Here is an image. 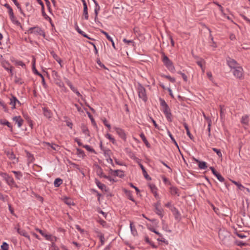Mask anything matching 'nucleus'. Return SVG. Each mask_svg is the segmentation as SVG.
I'll list each match as a JSON object with an SVG mask.
<instances>
[{"mask_svg":"<svg viewBox=\"0 0 250 250\" xmlns=\"http://www.w3.org/2000/svg\"><path fill=\"white\" fill-rule=\"evenodd\" d=\"M249 116L248 115L243 116L241 119V123L244 125H249Z\"/></svg>","mask_w":250,"mask_h":250,"instance_id":"aec40b11","label":"nucleus"},{"mask_svg":"<svg viewBox=\"0 0 250 250\" xmlns=\"http://www.w3.org/2000/svg\"><path fill=\"white\" fill-rule=\"evenodd\" d=\"M67 84H68V85L70 87V88H71V89L73 92H74V91H75V90H76V89H77L75 87H74L73 86L72 84L70 82H68L67 83Z\"/></svg>","mask_w":250,"mask_h":250,"instance_id":"e2e57ef3","label":"nucleus"},{"mask_svg":"<svg viewBox=\"0 0 250 250\" xmlns=\"http://www.w3.org/2000/svg\"><path fill=\"white\" fill-rule=\"evenodd\" d=\"M212 150L215 152L216 153V154H217V155L219 157H222V153L220 151V150L219 149H218L216 148H212Z\"/></svg>","mask_w":250,"mask_h":250,"instance_id":"09e8293b","label":"nucleus"},{"mask_svg":"<svg viewBox=\"0 0 250 250\" xmlns=\"http://www.w3.org/2000/svg\"><path fill=\"white\" fill-rule=\"evenodd\" d=\"M162 77L168 79L170 82H171L172 83H174L175 82V78H172V77H170L169 75H162Z\"/></svg>","mask_w":250,"mask_h":250,"instance_id":"37998d69","label":"nucleus"},{"mask_svg":"<svg viewBox=\"0 0 250 250\" xmlns=\"http://www.w3.org/2000/svg\"><path fill=\"white\" fill-rule=\"evenodd\" d=\"M149 187L155 198L157 200L160 199V196L157 193V188H156V187L153 184L150 185Z\"/></svg>","mask_w":250,"mask_h":250,"instance_id":"f8f14e48","label":"nucleus"},{"mask_svg":"<svg viewBox=\"0 0 250 250\" xmlns=\"http://www.w3.org/2000/svg\"><path fill=\"white\" fill-rule=\"evenodd\" d=\"M76 30L77 31V32L80 33V34H81L82 35H83V37L86 38H88L89 39H91L90 38H89L86 34H85V33L84 32H83V31H82L79 27V26H78V25H76Z\"/></svg>","mask_w":250,"mask_h":250,"instance_id":"a878e982","label":"nucleus"},{"mask_svg":"<svg viewBox=\"0 0 250 250\" xmlns=\"http://www.w3.org/2000/svg\"><path fill=\"white\" fill-rule=\"evenodd\" d=\"M83 146L87 150H88L89 152H94V149L91 148L88 145H84Z\"/></svg>","mask_w":250,"mask_h":250,"instance_id":"8fccbe9b","label":"nucleus"},{"mask_svg":"<svg viewBox=\"0 0 250 250\" xmlns=\"http://www.w3.org/2000/svg\"><path fill=\"white\" fill-rule=\"evenodd\" d=\"M45 146L47 147L48 148L50 147L52 149L55 150H58L59 148V146L56 144H50L49 143H45Z\"/></svg>","mask_w":250,"mask_h":250,"instance_id":"412c9836","label":"nucleus"},{"mask_svg":"<svg viewBox=\"0 0 250 250\" xmlns=\"http://www.w3.org/2000/svg\"><path fill=\"white\" fill-rule=\"evenodd\" d=\"M75 227L76 229L82 233H83L84 231V230L80 228V227L78 225H75Z\"/></svg>","mask_w":250,"mask_h":250,"instance_id":"0e129e2a","label":"nucleus"},{"mask_svg":"<svg viewBox=\"0 0 250 250\" xmlns=\"http://www.w3.org/2000/svg\"><path fill=\"white\" fill-rule=\"evenodd\" d=\"M10 20H11V21H12L13 23H14L17 25H18L20 24V22L16 20V17L14 16V19H10Z\"/></svg>","mask_w":250,"mask_h":250,"instance_id":"680f3d73","label":"nucleus"},{"mask_svg":"<svg viewBox=\"0 0 250 250\" xmlns=\"http://www.w3.org/2000/svg\"><path fill=\"white\" fill-rule=\"evenodd\" d=\"M8 12L9 13L10 18L14 19V13L13 12L12 9H10Z\"/></svg>","mask_w":250,"mask_h":250,"instance_id":"052dcab7","label":"nucleus"},{"mask_svg":"<svg viewBox=\"0 0 250 250\" xmlns=\"http://www.w3.org/2000/svg\"><path fill=\"white\" fill-rule=\"evenodd\" d=\"M178 191V189L175 187H171L170 188V192L172 195H177L179 196Z\"/></svg>","mask_w":250,"mask_h":250,"instance_id":"393cba45","label":"nucleus"},{"mask_svg":"<svg viewBox=\"0 0 250 250\" xmlns=\"http://www.w3.org/2000/svg\"><path fill=\"white\" fill-rule=\"evenodd\" d=\"M114 130L116 131V133L119 135V136L123 139L125 140L126 139V135L124 130L122 129L114 127Z\"/></svg>","mask_w":250,"mask_h":250,"instance_id":"ddd939ff","label":"nucleus"},{"mask_svg":"<svg viewBox=\"0 0 250 250\" xmlns=\"http://www.w3.org/2000/svg\"><path fill=\"white\" fill-rule=\"evenodd\" d=\"M83 16L85 20H87L88 19V9H83Z\"/></svg>","mask_w":250,"mask_h":250,"instance_id":"58836bf2","label":"nucleus"},{"mask_svg":"<svg viewBox=\"0 0 250 250\" xmlns=\"http://www.w3.org/2000/svg\"><path fill=\"white\" fill-rule=\"evenodd\" d=\"M15 82L16 83L20 84H21L23 83L22 80L20 78L16 77Z\"/></svg>","mask_w":250,"mask_h":250,"instance_id":"5fc2aeb1","label":"nucleus"},{"mask_svg":"<svg viewBox=\"0 0 250 250\" xmlns=\"http://www.w3.org/2000/svg\"><path fill=\"white\" fill-rule=\"evenodd\" d=\"M12 0L14 2L15 5L17 6L18 8L20 10L21 13H22V11L21 8V7L20 6L19 3L17 2V1L16 0Z\"/></svg>","mask_w":250,"mask_h":250,"instance_id":"bf43d9fd","label":"nucleus"},{"mask_svg":"<svg viewBox=\"0 0 250 250\" xmlns=\"http://www.w3.org/2000/svg\"><path fill=\"white\" fill-rule=\"evenodd\" d=\"M171 211H172L176 218H177L180 216V213L179 211L174 207L173 208H171Z\"/></svg>","mask_w":250,"mask_h":250,"instance_id":"bb28decb","label":"nucleus"},{"mask_svg":"<svg viewBox=\"0 0 250 250\" xmlns=\"http://www.w3.org/2000/svg\"><path fill=\"white\" fill-rule=\"evenodd\" d=\"M52 56L53 57V58L56 60V61L61 65V66H62V65H61V62H62V60L58 56V55L53 51H51L50 52Z\"/></svg>","mask_w":250,"mask_h":250,"instance_id":"5701e85b","label":"nucleus"},{"mask_svg":"<svg viewBox=\"0 0 250 250\" xmlns=\"http://www.w3.org/2000/svg\"><path fill=\"white\" fill-rule=\"evenodd\" d=\"M62 183V181L60 178H57L55 180L54 185L55 187H59Z\"/></svg>","mask_w":250,"mask_h":250,"instance_id":"c756f323","label":"nucleus"},{"mask_svg":"<svg viewBox=\"0 0 250 250\" xmlns=\"http://www.w3.org/2000/svg\"><path fill=\"white\" fill-rule=\"evenodd\" d=\"M36 230L38 231L42 236L44 237L45 239L47 240L51 241H56L57 237L55 236H52L51 235L47 234L45 233L43 230L39 229H36Z\"/></svg>","mask_w":250,"mask_h":250,"instance_id":"6e6552de","label":"nucleus"},{"mask_svg":"<svg viewBox=\"0 0 250 250\" xmlns=\"http://www.w3.org/2000/svg\"><path fill=\"white\" fill-rule=\"evenodd\" d=\"M139 166L141 167V168L142 169V171H143V174H144V177L146 178V179H150L148 175L147 174L145 167H144V166L141 164H139Z\"/></svg>","mask_w":250,"mask_h":250,"instance_id":"2f4dec72","label":"nucleus"},{"mask_svg":"<svg viewBox=\"0 0 250 250\" xmlns=\"http://www.w3.org/2000/svg\"><path fill=\"white\" fill-rule=\"evenodd\" d=\"M109 172L111 175L114 176H119L120 177H123L124 176L123 171L121 170H113L110 169Z\"/></svg>","mask_w":250,"mask_h":250,"instance_id":"9b49d317","label":"nucleus"},{"mask_svg":"<svg viewBox=\"0 0 250 250\" xmlns=\"http://www.w3.org/2000/svg\"><path fill=\"white\" fill-rule=\"evenodd\" d=\"M0 63L2 66L8 72L10 73L11 75H13V67L10 65L9 62L6 61L2 56L0 58Z\"/></svg>","mask_w":250,"mask_h":250,"instance_id":"7ed1b4c3","label":"nucleus"},{"mask_svg":"<svg viewBox=\"0 0 250 250\" xmlns=\"http://www.w3.org/2000/svg\"><path fill=\"white\" fill-rule=\"evenodd\" d=\"M123 42L129 45L134 46V42L132 40H127L126 39H123Z\"/></svg>","mask_w":250,"mask_h":250,"instance_id":"ea45409f","label":"nucleus"},{"mask_svg":"<svg viewBox=\"0 0 250 250\" xmlns=\"http://www.w3.org/2000/svg\"><path fill=\"white\" fill-rule=\"evenodd\" d=\"M168 136H169V137L170 138V139H171V140L172 141V142L174 143V144L175 145V146L178 147L179 148V146H178V145L176 142V141H175V140L174 139V138H173L172 135L171 134V133L170 132V131H168Z\"/></svg>","mask_w":250,"mask_h":250,"instance_id":"a19ab883","label":"nucleus"},{"mask_svg":"<svg viewBox=\"0 0 250 250\" xmlns=\"http://www.w3.org/2000/svg\"><path fill=\"white\" fill-rule=\"evenodd\" d=\"M98 236L99 237L101 245H103L104 243V235L101 232L98 233Z\"/></svg>","mask_w":250,"mask_h":250,"instance_id":"f704fd0d","label":"nucleus"},{"mask_svg":"<svg viewBox=\"0 0 250 250\" xmlns=\"http://www.w3.org/2000/svg\"><path fill=\"white\" fill-rule=\"evenodd\" d=\"M232 182L234 183L240 190H243L244 188H245L240 183H239L234 181H232Z\"/></svg>","mask_w":250,"mask_h":250,"instance_id":"c9c22d12","label":"nucleus"},{"mask_svg":"<svg viewBox=\"0 0 250 250\" xmlns=\"http://www.w3.org/2000/svg\"><path fill=\"white\" fill-rule=\"evenodd\" d=\"M216 177L219 181H220L221 182H223L224 181V180H225L224 178L219 173L217 174V175H216Z\"/></svg>","mask_w":250,"mask_h":250,"instance_id":"3c124183","label":"nucleus"},{"mask_svg":"<svg viewBox=\"0 0 250 250\" xmlns=\"http://www.w3.org/2000/svg\"><path fill=\"white\" fill-rule=\"evenodd\" d=\"M13 120L15 122L16 124L18 125V127H21L23 123V120L22 119L21 116H15L13 118Z\"/></svg>","mask_w":250,"mask_h":250,"instance_id":"4468645a","label":"nucleus"},{"mask_svg":"<svg viewBox=\"0 0 250 250\" xmlns=\"http://www.w3.org/2000/svg\"><path fill=\"white\" fill-rule=\"evenodd\" d=\"M13 62L16 65L21 66L22 67H25V64L22 61H18V60H14L13 61Z\"/></svg>","mask_w":250,"mask_h":250,"instance_id":"473e14b6","label":"nucleus"},{"mask_svg":"<svg viewBox=\"0 0 250 250\" xmlns=\"http://www.w3.org/2000/svg\"><path fill=\"white\" fill-rule=\"evenodd\" d=\"M104 178L107 179L108 180H109L110 182H111L112 183H114V182H116V181L113 178H112L111 176L106 175V176H104Z\"/></svg>","mask_w":250,"mask_h":250,"instance_id":"4d7b16f0","label":"nucleus"},{"mask_svg":"<svg viewBox=\"0 0 250 250\" xmlns=\"http://www.w3.org/2000/svg\"><path fill=\"white\" fill-rule=\"evenodd\" d=\"M17 231L21 235L27 238L28 239L30 240V236L25 230L21 229L18 228L17 229Z\"/></svg>","mask_w":250,"mask_h":250,"instance_id":"6ab92c4d","label":"nucleus"},{"mask_svg":"<svg viewBox=\"0 0 250 250\" xmlns=\"http://www.w3.org/2000/svg\"><path fill=\"white\" fill-rule=\"evenodd\" d=\"M98 221L100 224V225H101L103 227H106V223L104 220L100 219Z\"/></svg>","mask_w":250,"mask_h":250,"instance_id":"603ef678","label":"nucleus"},{"mask_svg":"<svg viewBox=\"0 0 250 250\" xmlns=\"http://www.w3.org/2000/svg\"><path fill=\"white\" fill-rule=\"evenodd\" d=\"M103 123H104V125L106 126H107L109 129H110V128L111 126H110V124H109L107 123V121H106V119H104V120H103Z\"/></svg>","mask_w":250,"mask_h":250,"instance_id":"338daca9","label":"nucleus"},{"mask_svg":"<svg viewBox=\"0 0 250 250\" xmlns=\"http://www.w3.org/2000/svg\"><path fill=\"white\" fill-rule=\"evenodd\" d=\"M162 61L166 67L171 72L175 71V67L172 62L164 54L162 55Z\"/></svg>","mask_w":250,"mask_h":250,"instance_id":"f03ea898","label":"nucleus"},{"mask_svg":"<svg viewBox=\"0 0 250 250\" xmlns=\"http://www.w3.org/2000/svg\"><path fill=\"white\" fill-rule=\"evenodd\" d=\"M197 64L200 66V67H202L205 63V61L203 59H201L197 62Z\"/></svg>","mask_w":250,"mask_h":250,"instance_id":"de8ad7c7","label":"nucleus"},{"mask_svg":"<svg viewBox=\"0 0 250 250\" xmlns=\"http://www.w3.org/2000/svg\"><path fill=\"white\" fill-rule=\"evenodd\" d=\"M105 137L108 139L111 142H112L113 144L115 143V140L113 137H112V136L110 134L108 133L106 134L105 135Z\"/></svg>","mask_w":250,"mask_h":250,"instance_id":"79ce46f5","label":"nucleus"},{"mask_svg":"<svg viewBox=\"0 0 250 250\" xmlns=\"http://www.w3.org/2000/svg\"><path fill=\"white\" fill-rule=\"evenodd\" d=\"M178 73L180 74L182 76L183 80L185 82H187L188 81V77H187V76L184 73H182L181 71L178 72Z\"/></svg>","mask_w":250,"mask_h":250,"instance_id":"6e6d98bb","label":"nucleus"},{"mask_svg":"<svg viewBox=\"0 0 250 250\" xmlns=\"http://www.w3.org/2000/svg\"><path fill=\"white\" fill-rule=\"evenodd\" d=\"M12 172L15 174L16 178L17 179H19V180L21 179V178L22 176V174L21 172L20 171H13Z\"/></svg>","mask_w":250,"mask_h":250,"instance_id":"e433bc0d","label":"nucleus"},{"mask_svg":"<svg viewBox=\"0 0 250 250\" xmlns=\"http://www.w3.org/2000/svg\"><path fill=\"white\" fill-rule=\"evenodd\" d=\"M63 201L64 203L68 206H71L74 204L72 199L69 198L65 197L63 198Z\"/></svg>","mask_w":250,"mask_h":250,"instance_id":"7c9ffc66","label":"nucleus"},{"mask_svg":"<svg viewBox=\"0 0 250 250\" xmlns=\"http://www.w3.org/2000/svg\"><path fill=\"white\" fill-rule=\"evenodd\" d=\"M130 228L132 234L134 235H137V231L135 227L133 226V223L132 222H130Z\"/></svg>","mask_w":250,"mask_h":250,"instance_id":"b1692460","label":"nucleus"},{"mask_svg":"<svg viewBox=\"0 0 250 250\" xmlns=\"http://www.w3.org/2000/svg\"><path fill=\"white\" fill-rule=\"evenodd\" d=\"M33 72L36 75L40 76V77H42V75L36 69V67H35V69L32 68Z\"/></svg>","mask_w":250,"mask_h":250,"instance_id":"69168bd1","label":"nucleus"},{"mask_svg":"<svg viewBox=\"0 0 250 250\" xmlns=\"http://www.w3.org/2000/svg\"><path fill=\"white\" fill-rule=\"evenodd\" d=\"M220 116L221 118H223L225 116V113H224V106L220 105Z\"/></svg>","mask_w":250,"mask_h":250,"instance_id":"49530a36","label":"nucleus"},{"mask_svg":"<svg viewBox=\"0 0 250 250\" xmlns=\"http://www.w3.org/2000/svg\"><path fill=\"white\" fill-rule=\"evenodd\" d=\"M97 174L100 176L101 177H103L104 176H106L103 172L102 169L101 168H99V169L97 171Z\"/></svg>","mask_w":250,"mask_h":250,"instance_id":"a18cd8bd","label":"nucleus"},{"mask_svg":"<svg viewBox=\"0 0 250 250\" xmlns=\"http://www.w3.org/2000/svg\"><path fill=\"white\" fill-rule=\"evenodd\" d=\"M100 9V6L98 5H96V7L94 10V12L95 14V21H96V19H97L98 12Z\"/></svg>","mask_w":250,"mask_h":250,"instance_id":"4c0bfd02","label":"nucleus"},{"mask_svg":"<svg viewBox=\"0 0 250 250\" xmlns=\"http://www.w3.org/2000/svg\"><path fill=\"white\" fill-rule=\"evenodd\" d=\"M0 124L1 125H7L8 127L10 128L11 130H12V127L10 123L9 122H8L7 121H6L5 120L1 119V120H0Z\"/></svg>","mask_w":250,"mask_h":250,"instance_id":"cd10ccee","label":"nucleus"},{"mask_svg":"<svg viewBox=\"0 0 250 250\" xmlns=\"http://www.w3.org/2000/svg\"><path fill=\"white\" fill-rule=\"evenodd\" d=\"M183 125L186 130L187 135L191 139H192L193 136H192L189 131L188 125L186 123H184Z\"/></svg>","mask_w":250,"mask_h":250,"instance_id":"c85d7f7f","label":"nucleus"},{"mask_svg":"<svg viewBox=\"0 0 250 250\" xmlns=\"http://www.w3.org/2000/svg\"><path fill=\"white\" fill-rule=\"evenodd\" d=\"M43 115L45 117L48 119H50L52 117V113L51 112L45 107L42 108Z\"/></svg>","mask_w":250,"mask_h":250,"instance_id":"f3484780","label":"nucleus"},{"mask_svg":"<svg viewBox=\"0 0 250 250\" xmlns=\"http://www.w3.org/2000/svg\"><path fill=\"white\" fill-rule=\"evenodd\" d=\"M160 105L162 106L161 110L165 114L166 118L167 119L168 121L171 122V113L169 106H168L167 104L166 103L165 101L162 98H160Z\"/></svg>","mask_w":250,"mask_h":250,"instance_id":"f257e3e1","label":"nucleus"},{"mask_svg":"<svg viewBox=\"0 0 250 250\" xmlns=\"http://www.w3.org/2000/svg\"><path fill=\"white\" fill-rule=\"evenodd\" d=\"M165 206L168 208H169L170 210L171 209V208H173L174 206H173L171 205V202H168L166 204Z\"/></svg>","mask_w":250,"mask_h":250,"instance_id":"774afa93","label":"nucleus"},{"mask_svg":"<svg viewBox=\"0 0 250 250\" xmlns=\"http://www.w3.org/2000/svg\"><path fill=\"white\" fill-rule=\"evenodd\" d=\"M96 184L98 187L102 190L104 189L105 188V186L104 184L101 183L100 181H99L97 180H96Z\"/></svg>","mask_w":250,"mask_h":250,"instance_id":"72a5a7b5","label":"nucleus"},{"mask_svg":"<svg viewBox=\"0 0 250 250\" xmlns=\"http://www.w3.org/2000/svg\"><path fill=\"white\" fill-rule=\"evenodd\" d=\"M227 62L228 65L231 68V69H234L240 65L235 60L230 58L227 59Z\"/></svg>","mask_w":250,"mask_h":250,"instance_id":"1a4fd4ad","label":"nucleus"},{"mask_svg":"<svg viewBox=\"0 0 250 250\" xmlns=\"http://www.w3.org/2000/svg\"><path fill=\"white\" fill-rule=\"evenodd\" d=\"M157 202L154 204V211L158 214L161 218L163 217V209L160 208L161 203L160 199L157 200Z\"/></svg>","mask_w":250,"mask_h":250,"instance_id":"39448f33","label":"nucleus"},{"mask_svg":"<svg viewBox=\"0 0 250 250\" xmlns=\"http://www.w3.org/2000/svg\"><path fill=\"white\" fill-rule=\"evenodd\" d=\"M52 242V245L51 246V249L52 250H59V248L54 244L53 241Z\"/></svg>","mask_w":250,"mask_h":250,"instance_id":"13d9d810","label":"nucleus"},{"mask_svg":"<svg viewBox=\"0 0 250 250\" xmlns=\"http://www.w3.org/2000/svg\"><path fill=\"white\" fill-rule=\"evenodd\" d=\"M7 155L8 158L11 160L15 159V156L12 152H9L7 153Z\"/></svg>","mask_w":250,"mask_h":250,"instance_id":"864d4df0","label":"nucleus"},{"mask_svg":"<svg viewBox=\"0 0 250 250\" xmlns=\"http://www.w3.org/2000/svg\"><path fill=\"white\" fill-rule=\"evenodd\" d=\"M220 239L222 241H225L229 237V233L225 229H220L218 232Z\"/></svg>","mask_w":250,"mask_h":250,"instance_id":"423d86ee","label":"nucleus"},{"mask_svg":"<svg viewBox=\"0 0 250 250\" xmlns=\"http://www.w3.org/2000/svg\"><path fill=\"white\" fill-rule=\"evenodd\" d=\"M16 103L20 104V102L15 97L12 96L10 99V104L12 105L13 109L15 108Z\"/></svg>","mask_w":250,"mask_h":250,"instance_id":"a211bd4d","label":"nucleus"},{"mask_svg":"<svg viewBox=\"0 0 250 250\" xmlns=\"http://www.w3.org/2000/svg\"><path fill=\"white\" fill-rule=\"evenodd\" d=\"M198 163V167L200 169H205L207 167V163L205 162H201L198 160H195Z\"/></svg>","mask_w":250,"mask_h":250,"instance_id":"4be33fe9","label":"nucleus"},{"mask_svg":"<svg viewBox=\"0 0 250 250\" xmlns=\"http://www.w3.org/2000/svg\"><path fill=\"white\" fill-rule=\"evenodd\" d=\"M100 31L102 33H103L105 36V37L109 40V41H110L111 42L112 46L114 49H116L115 45L112 38L110 36H109L107 32H105L104 31L101 30Z\"/></svg>","mask_w":250,"mask_h":250,"instance_id":"dca6fc26","label":"nucleus"},{"mask_svg":"<svg viewBox=\"0 0 250 250\" xmlns=\"http://www.w3.org/2000/svg\"><path fill=\"white\" fill-rule=\"evenodd\" d=\"M233 69V74L235 77L238 79H241L243 77V69L241 66L239 65Z\"/></svg>","mask_w":250,"mask_h":250,"instance_id":"0eeeda50","label":"nucleus"},{"mask_svg":"<svg viewBox=\"0 0 250 250\" xmlns=\"http://www.w3.org/2000/svg\"><path fill=\"white\" fill-rule=\"evenodd\" d=\"M28 33L29 34L34 33L36 34L42 35L43 32L41 28L38 26H35L30 28L28 30Z\"/></svg>","mask_w":250,"mask_h":250,"instance_id":"9d476101","label":"nucleus"},{"mask_svg":"<svg viewBox=\"0 0 250 250\" xmlns=\"http://www.w3.org/2000/svg\"><path fill=\"white\" fill-rule=\"evenodd\" d=\"M0 247L1 250H8L9 245L7 243L3 242Z\"/></svg>","mask_w":250,"mask_h":250,"instance_id":"c03bdc74","label":"nucleus"},{"mask_svg":"<svg viewBox=\"0 0 250 250\" xmlns=\"http://www.w3.org/2000/svg\"><path fill=\"white\" fill-rule=\"evenodd\" d=\"M7 184L10 186L17 187L13 178L8 175V176L5 179Z\"/></svg>","mask_w":250,"mask_h":250,"instance_id":"2eb2a0df","label":"nucleus"},{"mask_svg":"<svg viewBox=\"0 0 250 250\" xmlns=\"http://www.w3.org/2000/svg\"><path fill=\"white\" fill-rule=\"evenodd\" d=\"M137 91L139 98L142 99L144 102L146 101L147 98L145 88L141 84H139L137 88Z\"/></svg>","mask_w":250,"mask_h":250,"instance_id":"20e7f679","label":"nucleus"}]
</instances>
